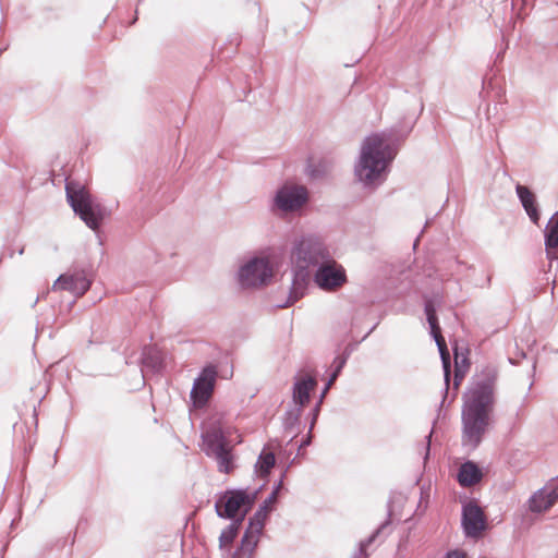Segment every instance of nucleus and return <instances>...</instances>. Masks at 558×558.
Listing matches in <instances>:
<instances>
[{
    "mask_svg": "<svg viewBox=\"0 0 558 558\" xmlns=\"http://www.w3.org/2000/svg\"><path fill=\"white\" fill-rule=\"evenodd\" d=\"M498 371L493 365L484 366L473 377L462 407V445L475 449L489 426V415L495 407Z\"/></svg>",
    "mask_w": 558,
    "mask_h": 558,
    "instance_id": "f257e3e1",
    "label": "nucleus"
},
{
    "mask_svg": "<svg viewBox=\"0 0 558 558\" xmlns=\"http://www.w3.org/2000/svg\"><path fill=\"white\" fill-rule=\"evenodd\" d=\"M396 155L397 149L386 134H373L366 137L354 168L359 182L366 189L377 187L385 181L387 169Z\"/></svg>",
    "mask_w": 558,
    "mask_h": 558,
    "instance_id": "f03ea898",
    "label": "nucleus"
},
{
    "mask_svg": "<svg viewBox=\"0 0 558 558\" xmlns=\"http://www.w3.org/2000/svg\"><path fill=\"white\" fill-rule=\"evenodd\" d=\"M66 198L76 215L92 230H97L104 218L108 215L107 209L96 203L85 186L74 181H68L65 185Z\"/></svg>",
    "mask_w": 558,
    "mask_h": 558,
    "instance_id": "7ed1b4c3",
    "label": "nucleus"
},
{
    "mask_svg": "<svg viewBox=\"0 0 558 558\" xmlns=\"http://www.w3.org/2000/svg\"><path fill=\"white\" fill-rule=\"evenodd\" d=\"M281 486L282 481L277 484L272 493L264 500L254 515L250 518L248 526L241 541V546L233 553L232 558H251L257 545L258 537L263 532L265 520L271 511V506L277 500V495Z\"/></svg>",
    "mask_w": 558,
    "mask_h": 558,
    "instance_id": "20e7f679",
    "label": "nucleus"
},
{
    "mask_svg": "<svg viewBox=\"0 0 558 558\" xmlns=\"http://www.w3.org/2000/svg\"><path fill=\"white\" fill-rule=\"evenodd\" d=\"M329 256L330 252L327 246L315 235L301 236L294 242L291 252L292 264L305 269L317 268Z\"/></svg>",
    "mask_w": 558,
    "mask_h": 558,
    "instance_id": "39448f33",
    "label": "nucleus"
},
{
    "mask_svg": "<svg viewBox=\"0 0 558 558\" xmlns=\"http://www.w3.org/2000/svg\"><path fill=\"white\" fill-rule=\"evenodd\" d=\"M257 490L248 493L246 489L227 490L215 502L216 513L219 518L238 520V514H246L253 507Z\"/></svg>",
    "mask_w": 558,
    "mask_h": 558,
    "instance_id": "423d86ee",
    "label": "nucleus"
},
{
    "mask_svg": "<svg viewBox=\"0 0 558 558\" xmlns=\"http://www.w3.org/2000/svg\"><path fill=\"white\" fill-rule=\"evenodd\" d=\"M203 450L218 463L220 472L229 473L233 469L231 448L220 428H211L203 434Z\"/></svg>",
    "mask_w": 558,
    "mask_h": 558,
    "instance_id": "0eeeda50",
    "label": "nucleus"
},
{
    "mask_svg": "<svg viewBox=\"0 0 558 558\" xmlns=\"http://www.w3.org/2000/svg\"><path fill=\"white\" fill-rule=\"evenodd\" d=\"M272 276V266L265 257H253L239 270V281L245 288L265 286L271 280Z\"/></svg>",
    "mask_w": 558,
    "mask_h": 558,
    "instance_id": "6e6552de",
    "label": "nucleus"
},
{
    "mask_svg": "<svg viewBox=\"0 0 558 558\" xmlns=\"http://www.w3.org/2000/svg\"><path fill=\"white\" fill-rule=\"evenodd\" d=\"M344 267L335 260L331 255L316 268L313 281L323 291L332 292L347 282Z\"/></svg>",
    "mask_w": 558,
    "mask_h": 558,
    "instance_id": "1a4fd4ad",
    "label": "nucleus"
},
{
    "mask_svg": "<svg viewBox=\"0 0 558 558\" xmlns=\"http://www.w3.org/2000/svg\"><path fill=\"white\" fill-rule=\"evenodd\" d=\"M308 201V191L299 184H284L274 197V206L283 213H292L302 208Z\"/></svg>",
    "mask_w": 558,
    "mask_h": 558,
    "instance_id": "9d476101",
    "label": "nucleus"
},
{
    "mask_svg": "<svg viewBox=\"0 0 558 558\" xmlns=\"http://www.w3.org/2000/svg\"><path fill=\"white\" fill-rule=\"evenodd\" d=\"M218 371L215 365L205 366L199 375L195 378L191 390V399L195 407H204L215 389Z\"/></svg>",
    "mask_w": 558,
    "mask_h": 558,
    "instance_id": "9b49d317",
    "label": "nucleus"
},
{
    "mask_svg": "<svg viewBox=\"0 0 558 558\" xmlns=\"http://www.w3.org/2000/svg\"><path fill=\"white\" fill-rule=\"evenodd\" d=\"M424 310H425L428 325L430 327V333H432L433 338L435 339L436 344L439 350V353H440L444 373H445V381H446V386H447V388H446V395H447L448 393V384H449V379H450V355H449V352L447 349L446 341L440 333V327L438 324V318L436 316V310H435V306H434V303L432 300L425 301Z\"/></svg>",
    "mask_w": 558,
    "mask_h": 558,
    "instance_id": "f8f14e48",
    "label": "nucleus"
},
{
    "mask_svg": "<svg viewBox=\"0 0 558 558\" xmlns=\"http://www.w3.org/2000/svg\"><path fill=\"white\" fill-rule=\"evenodd\" d=\"M462 526L468 537L477 538L486 529V517L483 509L474 501L462 508Z\"/></svg>",
    "mask_w": 558,
    "mask_h": 558,
    "instance_id": "ddd939ff",
    "label": "nucleus"
},
{
    "mask_svg": "<svg viewBox=\"0 0 558 558\" xmlns=\"http://www.w3.org/2000/svg\"><path fill=\"white\" fill-rule=\"evenodd\" d=\"M293 277L292 282L290 287V292L288 296V301L283 304H279V307H288L292 304H294L296 301L302 299L310 286L311 279H313V276L311 274L310 269H305L302 267H296L293 265Z\"/></svg>",
    "mask_w": 558,
    "mask_h": 558,
    "instance_id": "4468645a",
    "label": "nucleus"
},
{
    "mask_svg": "<svg viewBox=\"0 0 558 558\" xmlns=\"http://www.w3.org/2000/svg\"><path fill=\"white\" fill-rule=\"evenodd\" d=\"M90 287V281L84 272L63 274L52 286L53 290L69 291L73 295L82 296Z\"/></svg>",
    "mask_w": 558,
    "mask_h": 558,
    "instance_id": "2eb2a0df",
    "label": "nucleus"
},
{
    "mask_svg": "<svg viewBox=\"0 0 558 558\" xmlns=\"http://www.w3.org/2000/svg\"><path fill=\"white\" fill-rule=\"evenodd\" d=\"M545 250L549 260H558V211L549 219L545 231Z\"/></svg>",
    "mask_w": 558,
    "mask_h": 558,
    "instance_id": "dca6fc26",
    "label": "nucleus"
},
{
    "mask_svg": "<svg viewBox=\"0 0 558 558\" xmlns=\"http://www.w3.org/2000/svg\"><path fill=\"white\" fill-rule=\"evenodd\" d=\"M316 385V379L311 376L296 379L292 389L294 405L303 408L310 401L311 392L315 389Z\"/></svg>",
    "mask_w": 558,
    "mask_h": 558,
    "instance_id": "f3484780",
    "label": "nucleus"
},
{
    "mask_svg": "<svg viewBox=\"0 0 558 558\" xmlns=\"http://www.w3.org/2000/svg\"><path fill=\"white\" fill-rule=\"evenodd\" d=\"M515 192L531 221L538 225L541 216L535 194L527 186L521 184H517Z\"/></svg>",
    "mask_w": 558,
    "mask_h": 558,
    "instance_id": "a211bd4d",
    "label": "nucleus"
},
{
    "mask_svg": "<svg viewBox=\"0 0 558 558\" xmlns=\"http://www.w3.org/2000/svg\"><path fill=\"white\" fill-rule=\"evenodd\" d=\"M555 504L548 488L542 487L529 498L527 508L533 513H542L549 510Z\"/></svg>",
    "mask_w": 558,
    "mask_h": 558,
    "instance_id": "6ab92c4d",
    "label": "nucleus"
},
{
    "mask_svg": "<svg viewBox=\"0 0 558 558\" xmlns=\"http://www.w3.org/2000/svg\"><path fill=\"white\" fill-rule=\"evenodd\" d=\"M482 476L481 469L474 462L466 461L459 469L458 481L461 486L470 487L481 482Z\"/></svg>",
    "mask_w": 558,
    "mask_h": 558,
    "instance_id": "aec40b11",
    "label": "nucleus"
},
{
    "mask_svg": "<svg viewBox=\"0 0 558 558\" xmlns=\"http://www.w3.org/2000/svg\"><path fill=\"white\" fill-rule=\"evenodd\" d=\"M244 520V514L239 515V519L233 521L227 529H225L219 537V546L221 549L232 544L238 535L239 527Z\"/></svg>",
    "mask_w": 558,
    "mask_h": 558,
    "instance_id": "412c9836",
    "label": "nucleus"
},
{
    "mask_svg": "<svg viewBox=\"0 0 558 558\" xmlns=\"http://www.w3.org/2000/svg\"><path fill=\"white\" fill-rule=\"evenodd\" d=\"M276 458L274 452L263 450L255 464L256 471L263 477L267 476L270 470L274 468Z\"/></svg>",
    "mask_w": 558,
    "mask_h": 558,
    "instance_id": "4be33fe9",
    "label": "nucleus"
},
{
    "mask_svg": "<svg viewBox=\"0 0 558 558\" xmlns=\"http://www.w3.org/2000/svg\"><path fill=\"white\" fill-rule=\"evenodd\" d=\"M389 523V520L385 521L367 539L361 542L359 551L353 556V558H367V554L365 553L366 547L371 545L388 527Z\"/></svg>",
    "mask_w": 558,
    "mask_h": 558,
    "instance_id": "5701e85b",
    "label": "nucleus"
},
{
    "mask_svg": "<svg viewBox=\"0 0 558 558\" xmlns=\"http://www.w3.org/2000/svg\"><path fill=\"white\" fill-rule=\"evenodd\" d=\"M142 363L144 366H149L154 371H158L161 366V360L157 352L151 348H145L142 354Z\"/></svg>",
    "mask_w": 558,
    "mask_h": 558,
    "instance_id": "b1692460",
    "label": "nucleus"
},
{
    "mask_svg": "<svg viewBox=\"0 0 558 558\" xmlns=\"http://www.w3.org/2000/svg\"><path fill=\"white\" fill-rule=\"evenodd\" d=\"M302 411H303V408H301L299 405H294L292 409H290L286 412V416H284L286 428H292L298 424L300 416L302 414Z\"/></svg>",
    "mask_w": 558,
    "mask_h": 558,
    "instance_id": "393cba45",
    "label": "nucleus"
},
{
    "mask_svg": "<svg viewBox=\"0 0 558 558\" xmlns=\"http://www.w3.org/2000/svg\"><path fill=\"white\" fill-rule=\"evenodd\" d=\"M306 173L313 179H319L327 173V168L325 165L322 163L317 166L310 163L306 167Z\"/></svg>",
    "mask_w": 558,
    "mask_h": 558,
    "instance_id": "a878e982",
    "label": "nucleus"
},
{
    "mask_svg": "<svg viewBox=\"0 0 558 558\" xmlns=\"http://www.w3.org/2000/svg\"><path fill=\"white\" fill-rule=\"evenodd\" d=\"M347 360H348L347 355H340L333 360L335 369H333L332 374L330 375V381H335L337 379V377L341 373L343 366L345 365Z\"/></svg>",
    "mask_w": 558,
    "mask_h": 558,
    "instance_id": "bb28decb",
    "label": "nucleus"
},
{
    "mask_svg": "<svg viewBox=\"0 0 558 558\" xmlns=\"http://www.w3.org/2000/svg\"><path fill=\"white\" fill-rule=\"evenodd\" d=\"M442 558H466V554L463 550L454 549L448 551Z\"/></svg>",
    "mask_w": 558,
    "mask_h": 558,
    "instance_id": "cd10ccee",
    "label": "nucleus"
},
{
    "mask_svg": "<svg viewBox=\"0 0 558 558\" xmlns=\"http://www.w3.org/2000/svg\"><path fill=\"white\" fill-rule=\"evenodd\" d=\"M555 501L558 500V482L546 486Z\"/></svg>",
    "mask_w": 558,
    "mask_h": 558,
    "instance_id": "c85d7f7f",
    "label": "nucleus"
},
{
    "mask_svg": "<svg viewBox=\"0 0 558 558\" xmlns=\"http://www.w3.org/2000/svg\"><path fill=\"white\" fill-rule=\"evenodd\" d=\"M463 378V374L460 373V369L457 368L456 369V374H454V388L457 389L458 386L460 385V381L461 379Z\"/></svg>",
    "mask_w": 558,
    "mask_h": 558,
    "instance_id": "c756f323",
    "label": "nucleus"
},
{
    "mask_svg": "<svg viewBox=\"0 0 558 558\" xmlns=\"http://www.w3.org/2000/svg\"><path fill=\"white\" fill-rule=\"evenodd\" d=\"M319 407H320V403L318 402L314 409V417H313V422H312V425H311V428L313 427L314 423H315V420L318 415V412H319Z\"/></svg>",
    "mask_w": 558,
    "mask_h": 558,
    "instance_id": "7c9ffc66",
    "label": "nucleus"
},
{
    "mask_svg": "<svg viewBox=\"0 0 558 558\" xmlns=\"http://www.w3.org/2000/svg\"><path fill=\"white\" fill-rule=\"evenodd\" d=\"M430 438H432V433H429V435L427 436V446H426V457L428 456V452H429V446H430Z\"/></svg>",
    "mask_w": 558,
    "mask_h": 558,
    "instance_id": "2f4dec72",
    "label": "nucleus"
},
{
    "mask_svg": "<svg viewBox=\"0 0 558 558\" xmlns=\"http://www.w3.org/2000/svg\"><path fill=\"white\" fill-rule=\"evenodd\" d=\"M333 381H330V379L328 380V383L326 384L325 386V391H328V389L330 388V386L332 385Z\"/></svg>",
    "mask_w": 558,
    "mask_h": 558,
    "instance_id": "473e14b6",
    "label": "nucleus"
},
{
    "mask_svg": "<svg viewBox=\"0 0 558 558\" xmlns=\"http://www.w3.org/2000/svg\"><path fill=\"white\" fill-rule=\"evenodd\" d=\"M326 392H327V391H325V389H324V390H322V395H320V398H319V403H322V402H323V399H324V397H325Z\"/></svg>",
    "mask_w": 558,
    "mask_h": 558,
    "instance_id": "72a5a7b5",
    "label": "nucleus"
},
{
    "mask_svg": "<svg viewBox=\"0 0 558 558\" xmlns=\"http://www.w3.org/2000/svg\"><path fill=\"white\" fill-rule=\"evenodd\" d=\"M308 444H310V438H307L306 440H304V441L302 442V446H306V445H308Z\"/></svg>",
    "mask_w": 558,
    "mask_h": 558,
    "instance_id": "f704fd0d",
    "label": "nucleus"
},
{
    "mask_svg": "<svg viewBox=\"0 0 558 558\" xmlns=\"http://www.w3.org/2000/svg\"><path fill=\"white\" fill-rule=\"evenodd\" d=\"M19 253L22 255L24 253V248L22 247Z\"/></svg>",
    "mask_w": 558,
    "mask_h": 558,
    "instance_id": "c9c22d12",
    "label": "nucleus"
}]
</instances>
